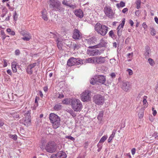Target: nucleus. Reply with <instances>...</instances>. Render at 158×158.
I'll use <instances>...</instances> for the list:
<instances>
[{
    "label": "nucleus",
    "instance_id": "nucleus-1",
    "mask_svg": "<svg viewBox=\"0 0 158 158\" xmlns=\"http://www.w3.org/2000/svg\"><path fill=\"white\" fill-rule=\"evenodd\" d=\"M49 119L54 129L58 127L60 125V119L58 116L54 113L50 114Z\"/></svg>",
    "mask_w": 158,
    "mask_h": 158
},
{
    "label": "nucleus",
    "instance_id": "nucleus-2",
    "mask_svg": "<svg viewBox=\"0 0 158 158\" xmlns=\"http://www.w3.org/2000/svg\"><path fill=\"white\" fill-rule=\"evenodd\" d=\"M108 27L104 25L97 23L95 26V30L102 36L105 35L107 33Z\"/></svg>",
    "mask_w": 158,
    "mask_h": 158
},
{
    "label": "nucleus",
    "instance_id": "nucleus-3",
    "mask_svg": "<svg viewBox=\"0 0 158 158\" xmlns=\"http://www.w3.org/2000/svg\"><path fill=\"white\" fill-rule=\"evenodd\" d=\"M49 7L56 11H60L61 8V4L58 0H49L48 2Z\"/></svg>",
    "mask_w": 158,
    "mask_h": 158
},
{
    "label": "nucleus",
    "instance_id": "nucleus-4",
    "mask_svg": "<svg viewBox=\"0 0 158 158\" xmlns=\"http://www.w3.org/2000/svg\"><path fill=\"white\" fill-rule=\"evenodd\" d=\"M45 148L48 152L52 153L56 151L57 146L53 141H50L46 144Z\"/></svg>",
    "mask_w": 158,
    "mask_h": 158
},
{
    "label": "nucleus",
    "instance_id": "nucleus-5",
    "mask_svg": "<svg viewBox=\"0 0 158 158\" xmlns=\"http://www.w3.org/2000/svg\"><path fill=\"white\" fill-rule=\"evenodd\" d=\"M87 41L88 44L90 46L89 47V48H99L102 47V45L100 44L95 45L97 42V39L95 37H92Z\"/></svg>",
    "mask_w": 158,
    "mask_h": 158
},
{
    "label": "nucleus",
    "instance_id": "nucleus-6",
    "mask_svg": "<svg viewBox=\"0 0 158 158\" xmlns=\"http://www.w3.org/2000/svg\"><path fill=\"white\" fill-rule=\"evenodd\" d=\"M104 97L100 94L94 96L93 101L97 105H102L104 102Z\"/></svg>",
    "mask_w": 158,
    "mask_h": 158
},
{
    "label": "nucleus",
    "instance_id": "nucleus-7",
    "mask_svg": "<svg viewBox=\"0 0 158 158\" xmlns=\"http://www.w3.org/2000/svg\"><path fill=\"white\" fill-rule=\"evenodd\" d=\"M104 12L106 15L110 18H113L114 13L111 8L108 6H106L104 9Z\"/></svg>",
    "mask_w": 158,
    "mask_h": 158
},
{
    "label": "nucleus",
    "instance_id": "nucleus-8",
    "mask_svg": "<svg viewBox=\"0 0 158 158\" xmlns=\"http://www.w3.org/2000/svg\"><path fill=\"white\" fill-rule=\"evenodd\" d=\"M91 95V92L87 90L81 94V99L83 102L87 101L89 100Z\"/></svg>",
    "mask_w": 158,
    "mask_h": 158
},
{
    "label": "nucleus",
    "instance_id": "nucleus-9",
    "mask_svg": "<svg viewBox=\"0 0 158 158\" xmlns=\"http://www.w3.org/2000/svg\"><path fill=\"white\" fill-rule=\"evenodd\" d=\"M71 104L72 106L75 111H78L79 110V100L76 99L75 98L72 99L71 102Z\"/></svg>",
    "mask_w": 158,
    "mask_h": 158
},
{
    "label": "nucleus",
    "instance_id": "nucleus-10",
    "mask_svg": "<svg viewBox=\"0 0 158 158\" xmlns=\"http://www.w3.org/2000/svg\"><path fill=\"white\" fill-rule=\"evenodd\" d=\"M67 155L65 153L62 151L57 152L56 154H53L51 158H65Z\"/></svg>",
    "mask_w": 158,
    "mask_h": 158
},
{
    "label": "nucleus",
    "instance_id": "nucleus-11",
    "mask_svg": "<svg viewBox=\"0 0 158 158\" xmlns=\"http://www.w3.org/2000/svg\"><path fill=\"white\" fill-rule=\"evenodd\" d=\"M131 88V83L129 82L123 81L121 88L124 91L127 92Z\"/></svg>",
    "mask_w": 158,
    "mask_h": 158
},
{
    "label": "nucleus",
    "instance_id": "nucleus-12",
    "mask_svg": "<svg viewBox=\"0 0 158 158\" xmlns=\"http://www.w3.org/2000/svg\"><path fill=\"white\" fill-rule=\"evenodd\" d=\"M87 53L90 56H94L97 55H100L101 53V52L98 50L94 49L88 50Z\"/></svg>",
    "mask_w": 158,
    "mask_h": 158
},
{
    "label": "nucleus",
    "instance_id": "nucleus-13",
    "mask_svg": "<svg viewBox=\"0 0 158 158\" xmlns=\"http://www.w3.org/2000/svg\"><path fill=\"white\" fill-rule=\"evenodd\" d=\"M79 59L78 58L71 57L67 61V65L69 66H72L76 64H78V63H79Z\"/></svg>",
    "mask_w": 158,
    "mask_h": 158
},
{
    "label": "nucleus",
    "instance_id": "nucleus-14",
    "mask_svg": "<svg viewBox=\"0 0 158 158\" xmlns=\"http://www.w3.org/2000/svg\"><path fill=\"white\" fill-rule=\"evenodd\" d=\"M95 57H93L85 60H80V64H85L86 63H94L95 64Z\"/></svg>",
    "mask_w": 158,
    "mask_h": 158
},
{
    "label": "nucleus",
    "instance_id": "nucleus-15",
    "mask_svg": "<svg viewBox=\"0 0 158 158\" xmlns=\"http://www.w3.org/2000/svg\"><path fill=\"white\" fill-rule=\"evenodd\" d=\"M95 64H101L104 63L106 61V57L99 56L95 57Z\"/></svg>",
    "mask_w": 158,
    "mask_h": 158
},
{
    "label": "nucleus",
    "instance_id": "nucleus-16",
    "mask_svg": "<svg viewBox=\"0 0 158 158\" xmlns=\"http://www.w3.org/2000/svg\"><path fill=\"white\" fill-rule=\"evenodd\" d=\"M96 80L98 82L103 84L105 82L106 79L105 76L102 75H98L96 77Z\"/></svg>",
    "mask_w": 158,
    "mask_h": 158
},
{
    "label": "nucleus",
    "instance_id": "nucleus-17",
    "mask_svg": "<svg viewBox=\"0 0 158 158\" xmlns=\"http://www.w3.org/2000/svg\"><path fill=\"white\" fill-rule=\"evenodd\" d=\"M22 35L23 36L22 39L24 40L29 41L31 39V35L28 32L25 31L22 33Z\"/></svg>",
    "mask_w": 158,
    "mask_h": 158
},
{
    "label": "nucleus",
    "instance_id": "nucleus-18",
    "mask_svg": "<svg viewBox=\"0 0 158 158\" xmlns=\"http://www.w3.org/2000/svg\"><path fill=\"white\" fill-rule=\"evenodd\" d=\"M36 63H34L29 65L27 66V72L28 74H31L32 73V69L36 66Z\"/></svg>",
    "mask_w": 158,
    "mask_h": 158
},
{
    "label": "nucleus",
    "instance_id": "nucleus-19",
    "mask_svg": "<svg viewBox=\"0 0 158 158\" xmlns=\"http://www.w3.org/2000/svg\"><path fill=\"white\" fill-rule=\"evenodd\" d=\"M62 3L64 5L68 6L70 7L74 8L75 6L73 5H70V0H63L62 2Z\"/></svg>",
    "mask_w": 158,
    "mask_h": 158
},
{
    "label": "nucleus",
    "instance_id": "nucleus-20",
    "mask_svg": "<svg viewBox=\"0 0 158 158\" xmlns=\"http://www.w3.org/2000/svg\"><path fill=\"white\" fill-rule=\"evenodd\" d=\"M73 37L76 40H78L79 38V31L77 29L74 31Z\"/></svg>",
    "mask_w": 158,
    "mask_h": 158
},
{
    "label": "nucleus",
    "instance_id": "nucleus-21",
    "mask_svg": "<svg viewBox=\"0 0 158 158\" xmlns=\"http://www.w3.org/2000/svg\"><path fill=\"white\" fill-rule=\"evenodd\" d=\"M42 18L45 21H47L48 18L47 16V11L45 9L43 10L42 12Z\"/></svg>",
    "mask_w": 158,
    "mask_h": 158
},
{
    "label": "nucleus",
    "instance_id": "nucleus-22",
    "mask_svg": "<svg viewBox=\"0 0 158 158\" xmlns=\"http://www.w3.org/2000/svg\"><path fill=\"white\" fill-rule=\"evenodd\" d=\"M17 64V63L15 61L13 62L11 64L12 69L14 73H16L17 72V69L16 68Z\"/></svg>",
    "mask_w": 158,
    "mask_h": 158
},
{
    "label": "nucleus",
    "instance_id": "nucleus-23",
    "mask_svg": "<svg viewBox=\"0 0 158 158\" xmlns=\"http://www.w3.org/2000/svg\"><path fill=\"white\" fill-rule=\"evenodd\" d=\"M62 108V106L60 103L57 104L55 105L53 109L54 110L58 111L60 110Z\"/></svg>",
    "mask_w": 158,
    "mask_h": 158
},
{
    "label": "nucleus",
    "instance_id": "nucleus-24",
    "mask_svg": "<svg viewBox=\"0 0 158 158\" xmlns=\"http://www.w3.org/2000/svg\"><path fill=\"white\" fill-rule=\"evenodd\" d=\"M72 99L67 98L63 100L62 102L63 104H69L71 103Z\"/></svg>",
    "mask_w": 158,
    "mask_h": 158
},
{
    "label": "nucleus",
    "instance_id": "nucleus-25",
    "mask_svg": "<svg viewBox=\"0 0 158 158\" xmlns=\"http://www.w3.org/2000/svg\"><path fill=\"white\" fill-rule=\"evenodd\" d=\"M138 115L139 118H142L143 116V111L142 109H140L138 114Z\"/></svg>",
    "mask_w": 158,
    "mask_h": 158
},
{
    "label": "nucleus",
    "instance_id": "nucleus-26",
    "mask_svg": "<svg viewBox=\"0 0 158 158\" xmlns=\"http://www.w3.org/2000/svg\"><path fill=\"white\" fill-rule=\"evenodd\" d=\"M150 51V49L148 47H147L146 48V51L144 53V55L145 56L146 58H148V54L149 53V52Z\"/></svg>",
    "mask_w": 158,
    "mask_h": 158
},
{
    "label": "nucleus",
    "instance_id": "nucleus-27",
    "mask_svg": "<svg viewBox=\"0 0 158 158\" xmlns=\"http://www.w3.org/2000/svg\"><path fill=\"white\" fill-rule=\"evenodd\" d=\"M141 3V0H136L135 3L136 5V8L137 9H139L140 7V5Z\"/></svg>",
    "mask_w": 158,
    "mask_h": 158
},
{
    "label": "nucleus",
    "instance_id": "nucleus-28",
    "mask_svg": "<svg viewBox=\"0 0 158 158\" xmlns=\"http://www.w3.org/2000/svg\"><path fill=\"white\" fill-rule=\"evenodd\" d=\"M116 6L118 7H123L125 6V3L121 1L119 3V4H117Z\"/></svg>",
    "mask_w": 158,
    "mask_h": 158
},
{
    "label": "nucleus",
    "instance_id": "nucleus-29",
    "mask_svg": "<svg viewBox=\"0 0 158 158\" xmlns=\"http://www.w3.org/2000/svg\"><path fill=\"white\" fill-rule=\"evenodd\" d=\"M103 116V113L102 112H100L99 113L98 116V120H100V121H101Z\"/></svg>",
    "mask_w": 158,
    "mask_h": 158
},
{
    "label": "nucleus",
    "instance_id": "nucleus-30",
    "mask_svg": "<svg viewBox=\"0 0 158 158\" xmlns=\"http://www.w3.org/2000/svg\"><path fill=\"white\" fill-rule=\"evenodd\" d=\"M90 83L92 85H95L97 83V82L96 80V77L95 78L91 79L90 80Z\"/></svg>",
    "mask_w": 158,
    "mask_h": 158
},
{
    "label": "nucleus",
    "instance_id": "nucleus-31",
    "mask_svg": "<svg viewBox=\"0 0 158 158\" xmlns=\"http://www.w3.org/2000/svg\"><path fill=\"white\" fill-rule=\"evenodd\" d=\"M148 61L149 63L152 66H153L155 64L154 61L151 58H149L148 59Z\"/></svg>",
    "mask_w": 158,
    "mask_h": 158
},
{
    "label": "nucleus",
    "instance_id": "nucleus-32",
    "mask_svg": "<svg viewBox=\"0 0 158 158\" xmlns=\"http://www.w3.org/2000/svg\"><path fill=\"white\" fill-rule=\"evenodd\" d=\"M151 34L153 36H154L156 34V31L155 29L153 28H151Z\"/></svg>",
    "mask_w": 158,
    "mask_h": 158
},
{
    "label": "nucleus",
    "instance_id": "nucleus-33",
    "mask_svg": "<svg viewBox=\"0 0 158 158\" xmlns=\"http://www.w3.org/2000/svg\"><path fill=\"white\" fill-rule=\"evenodd\" d=\"M107 137L106 136H103L99 141V143H103L106 139Z\"/></svg>",
    "mask_w": 158,
    "mask_h": 158
},
{
    "label": "nucleus",
    "instance_id": "nucleus-34",
    "mask_svg": "<svg viewBox=\"0 0 158 158\" xmlns=\"http://www.w3.org/2000/svg\"><path fill=\"white\" fill-rule=\"evenodd\" d=\"M115 135V133L113 132L111 135L110 136L108 139V142H110L111 140H112L113 138L114 137V135Z\"/></svg>",
    "mask_w": 158,
    "mask_h": 158
},
{
    "label": "nucleus",
    "instance_id": "nucleus-35",
    "mask_svg": "<svg viewBox=\"0 0 158 158\" xmlns=\"http://www.w3.org/2000/svg\"><path fill=\"white\" fill-rule=\"evenodd\" d=\"M10 137L14 140H16L17 139V136L15 135H10Z\"/></svg>",
    "mask_w": 158,
    "mask_h": 158
},
{
    "label": "nucleus",
    "instance_id": "nucleus-36",
    "mask_svg": "<svg viewBox=\"0 0 158 158\" xmlns=\"http://www.w3.org/2000/svg\"><path fill=\"white\" fill-rule=\"evenodd\" d=\"M65 138L72 141H74L75 140V139L70 135L66 136H65Z\"/></svg>",
    "mask_w": 158,
    "mask_h": 158
},
{
    "label": "nucleus",
    "instance_id": "nucleus-37",
    "mask_svg": "<svg viewBox=\"0 0 158 158\" xmlns=\"http://www.w3.org/2000/svg\"><path fill=\"white\" fill-rule=\"evenodd\" d=\"M57 45L59 49L60 50H61L62 49V45L59 41L57 43Z\"/></svg>",
    "mask_w": 158,
    "mask_h": 158
},
{
    "label": "nucleus",
    "instance_id": "nucleus-38",
    "mask_svg": "<svg viewBox=\"0 0 158 158\" xmlns=\"http://www.w3.org/2000/svg\"><path fill=\"white\" fill-rule=\"evenodd\" d=\"M14 19L16 21L17 20L18 18L16 12H15L13 15Z\"/></svg>",
    "mask_w": 158,
    "mask_h": 158
},
{
    "label": "nucleus",
    "instance_id": "nucleus-39",
    "mask_svg": "<svg viewBox=\"0 0 158 158\" xmlns=\"http://www.w3.org/2000/svg\"><path fill=\"white\" fill-rule=\"evenodd\" d=\"M125 19H123V20L122 22V23L119 25H120L121 27V28H123V26L125 24Z\"/></svg>",
    "mask_w": 158,
    "mask_h": 158
},
{
    "label": "nucleus",
    "instance_id": "nucleus-40",
    "mask_svg": "<svg viewBox=\"0 0 158 158\" xmlns=\"http://www.w3.org/2000/svg\"><path fill=\"white\" fill-rule=\"evenodd\" d=\"M127 71L128 72L129 74L130 75H131L133 74V72L132 71L131 69H128Z\"/></svg>",
    "mask_w": 158,
    "mask_h": 158
},
{
    "label": "nucleus",
    "instance_id": "nucleus-41",
    "mask_svg": "<svg viewBox=\"0 0 158 158\" xmlns=\"http://www.w3.org/2000/svg\"><path fill=\"white\" fill-rule=\"evenodd\" d=\"M83 13L82 11L80 9V18H81L83 17Z\"/></svg>",
    "mask_w": 158,
    "mask_h": 158
},
{
    "label": "nucleus",
    "instance_id": "nucleus-42",
    "mask_svg": "<svg viewBox=\"0 0 158 158\" xmlns=\"http://www.w3.org/2000/svg\"><path fill=\"white\" fill-rule=\"evenodd\" d=\"M75 14L78 17H79V10H77L75 11Z\"/></svg>",
    "mask_w": 158,
    "mask_h": 158
},
{
    "label": "nucleus",
    "instance_id": "nucleus-43",
    "mask_svg": "<svg viewBox=\"0 0 158 158\" xmlns=\"http://www.w3.org/2000/svg\"><path fill=\"white\" fill-rule=\"evenodd\" d=\"M97 146H98V152H99L101 150V149H102V146L101 144H99V143H98V145H97Z\"/></svg>",
    "mask_w": 158,
    "mask_h": 158
},
{
    "label": "nucleus",
    "instance_id": "nucleus-44",
    "mask_svg": "<svg viewBox=\"0 0 158 158\" xmlns=\"http://www.w3.org/2000/svg\"><path fill=\"white\" fill-rule=\"evenodd\" d=\"M133 52H131V53H129L127 54V56L129 58H131L133 56Z\"/></svg>",
    "mask_w": 158,
    "mask_h": 158
},
{
    "label": "nucleus",
    "instance_id": "nucleus-45",
    "mask_svg": "<svg viewBox=\"0 0 158 158\" xmlns=\"http://www.w3.org/2000/svg\"><path fill=\"white\" fill-rule=\"evenodd\" d=\"M11 15V14H10L8 15L7 17L6 18L5 20L6 21H9L10 20V17Z\"/></svg>",
    "mask_w": 158,
    "mask_h": 158
},
{
    "label": "nucleus",
    "instance_id": "nucleus-46",
    "mask_svg": "<svg viewBox=\"0 0 158 158\" xmlns=\"http://www.w3.org/2000/svg\"><path fill=\"white\" fill-rule=\"evenodd\" d=\"M152 110L153 111V112L152 113L153 115L154 116H155L157 113V112L156 110H154V108L152 107Z\"/></svg>",
    "mask_w": 158,
    "mask_h": 158
},
{
    "label": "nucleus",
    "instance_id": "nucleus-47",
    "mask_svg": "<svg viewBox=\"0 0 158 158\" xmlns=\"http://www.w3.org/2000/svg\"><path fill=\"white\" fill-rule=\"evenodd\" d=\"M4 65L3 66L4 67H6L7 65V63L6 60H4Z\"/></svg>",
    "mask_w": 158,
    "mask_h": 158
},
{
    "label": "nucleus",
    "instance_id": "nucleus-48",
    "mask_svg": "<svg viewBox=\"0 0 158 158\" xmlns=\"http://www.w3.org/2000/svg\"><path fill=\"white\" fill-rule=\"evenodd\" d=\"M15 52L16 55H19L20 54V51L19 50L17 49L15 50Z\"/></svg>",
    "mask_w": 158,
    "mask_h": 158
},
{
    "label": "nucleus",
    "instance_id": "nucleus-49",
    "mask_svg": "<svg viewBox=\"0 0 158 158\" xmlns=\"http://www.w3.org/2000/svg\"><path fill=\"white\" fill-rule=\"evenodd\" d=\"M4 124L3 121L2 120H0V127L2 126Z\"/></svg>",
    "mask_w": 158,
    "mask_h": 158
},
{
    "label": "nucleus",
    "instance_id": "nucleus-50",
    "mask_svg": "<svg viewBox=\"0 0 158 158\" xmlns=\"http://www.w3.org/2000/svg\"><path fill=\"white\" fill-rule=\"evenodd\" d=\"M128 10V9L127 8H126L123 9V10H122V12L123 13H125Z\"/></svg>",
    "mask_w": 158,
    "mask_h": 158
},
{
    "label": "nucleus",
    "instance_id": "nucleus-51",
    "mask_svg": "<svg viewBox=\"0 0 158 158\" xmlns=\"http://www.w3.org/2000/svg\"><path fill=\"white\" fill-rule=\"evenodd\" d=\"M113 34L114 32L113 31H110L109 32V35L110 36L112 37Z\"/></svg>",
    "mask_w": 158,
    "mask_h": 158
},
{
    "label": "nucleus",
    "instance_id": "nucleus-52",
    "mask_svg": "<svg viewBox=\"0 0 158 158\" xmlns=\"http://www.w3.org/2000/svg\"><path fill=\"white\" fill-rule=\"evenodd\" d=\"M135 148H133L131 150L132 154L133 155H134L135 154Z\"/></svg>",
    "mask_w": 158,
    "mask_h": 158
},
{
    "label": "nucleus",
    "instance_id": "nucleus-53",
    "mask_svg": "<svg viewBox=\"0 0 158 158\" xmlns=\"http://www.w3.org/2000/svg\"><path fill=\"white\" fill-rule=\"evenodd\" d=\"M110 76H111V77L112 78H114L115 77L116 75L114 73H111V74H110Z\"/></svg>",
    "mask_w": 158,
    "mask_h": 158
},
{
    "label": "nucleus",
    "instance_id": "nucleus-54",
    "mask_svg": "<svg viewBox=\"0 0 158 158\" xmlns=\"http://www.w3.org/2000/svg\"><path fill=\"white\" fill-rule=\"evenodd\" d=\"M142 25L143 27L144 28V29H145L146 28H147V26L145 23H143Z\"/></svg>",
    "mask_w": 158,
    "mask_h": 158
},
{
    "label": "nucleus",
    "instance_id": "nucleus-55",
    "mask_svg": "<svg viewBox=\"0 0 158 158\" xmlns=\"http://www.w3.org/2000/svg\"><path fill=\"white\" fill-rule=\"evenodd\" d=\"M7 73L8 74L10 75H11L12 74L11 71L10 69L7 70Z\"/></svg>",
    "mask_w": 158,
    "mask_h": 158
},
{
    "label": "nucleus",
    "instance_id": "nucleus-56",
    "mask_svg": "<svg viewBox=\"0 0 158 158\" xmlns=\"http://www.w3.org/2000/svg\"><path fill=\"white\" fill-rule=\"evenodd\" d=\"M64 97V95L63 94H60L58 97V98H62Z\"/></svg>",
    "mask_w": 158,
    "mask_h": 158
},
{
    "label": "nucleus",
    "instance_id": "nucleus-57",
    "mask_svg": "<svg viewBox=\"0 0 158 158\" xmlns=\"http://www.w3.org/2000/svg\"><path fill=\"white\" fill-rule=\"evenodd\" d=\"M129 23L131 24V26H132L133 25L134 22L132 20H129Z\"/></svg>",
    "mask_w": 158,
    "mask_h": 158
},
{
    "label": "nucleus",
    "instance_id": "nucleus-58",
    "mask_svg": "<svg viewBox=\"0 0 158 158\" xmlns=\"http://www.w3.org/2000/svg\"><path fill=\"white\" fill-rule=\"evenodd\" d=\"M10 35H15V32L13 31H11L10 34Z\"/></svg>",
    "mask_w": 158,
    "mask_h": 158
},
{
    "label": "nucleus",
    "instance_id": "nucleus-59",
    "mask_svg": "<svg viewBox=\"0 0 158 158\" xmlns=\"http://www.w3.org/2000/svg\"><path fill=\"white\" fill-rule=\"evenodd\" d=\"M35 105H36L35 107H36L37 106H38V102H37V99L36 98L35 99Z\"/></svg>",
    "mask_w": 158,
    "mask_h": 158
},
{
    "label": "nucleus",
    "instance_id": "nucleus-60",
    "mask_svg": "<svg viewBox=\"0 0 158 158\" xmlns=\"http://www.w3.org/2000/svg\"><path fill=\"white\" fill-rule=\"evenodd\" d=\"M154 19H155V21L156 22L157 24H158V18L156 17H155L154 18Z\"/></svg>",
    "mask_w": 158,
    "mask_h": 158
},
{
    "label": "nucleus",
    "instance_id": "nucleus-61",
    "mask_svg": "<svg viewBox=\"0 0 158 158\" xmlns=\"http://www.w3.org/2000/svg\"><path fill=\"white\" fill-rule=\"evenodd\" d=\"M143 104H145L147 102V101L146 98H144L143 100Z\"/></svg>",
    "mask_w": 158,
    "mask_h": 158
},
{
    "label": "nucleus",
    "instance_id": "nucleus-62",
    "mask_svg": "<svg viewBox=\"0 0 158 158\" xmlns=\"http://www.w3.org/2000/svg\"><path fill=\"white\" fill-rule=\"evenodd\" d=\"M7 31L8 33H10V32L11 31V30L10 28H8L6 30Z\"/></svg>",
    "mask_w": 158,
    "mask_h": 158
},
{
    "label": "nucleus",
    "instance_id": "nucleus-63",
    "mask_svg": "<svg viewBox=\"0 0 158 158\" xmlns=\"http://www.w3.org/2000/svg\"><path fill=\"white\" fill-rule=\"evenodd\" d=\"M118 35L119 36H121V32L119 31V30L118 31Z\"/></svg>",
    "mask_w": 158,
    "mask_h": 158
},
{
    "label": "nucleus",
    "instance_id": "nucleus-64",
    "mask_svg": "<svg viewBox=\"0 0 158 158\" xmlns=\"http://www.w3.org/2000/svg\"><path fill=\"white\" fill-rule=\"evenodd\" d=\"M44 90L45 91H46L48 90V88L46 87H44Z\"/></svg>",
    "mask_w": 158,
    "mask_h": 158
}]
</instances>
